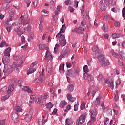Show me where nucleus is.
<instances>
[{
  "instance_id": "nucleus-1",
  "label": "nucleus",
  "mask_w": 125,
  "mask_h": 125,
  "mask_svg": "<svg viewBox=\"0 0 125 125\" xmlns=\"http://www.w3.org/2000/svg\"><path fill=\"white\" fill-rule=\"evenodd\" d=\"M66 30V26L65 24L62 25V27L61 28V30L56 35L57 39H60V44L61 46H65L67 44L66 39H65V35L61 34V33H65Z\"/></svg>"
},
{
  "instance_id": "nucleus-17",
  "label": "nucleus",
  "mask_w": 125,
  "mask_h": 125,
  "mask_svg": "<svg viewBox=\"0 0 125 125\" xmlns=\"http://www.w3.org/2000/svg\"><path fill=\"white\" fill-rule=\"evenodd\" d=\"M90 113L91 114V119H96L95 117H96V115H97V113H96V110L91 109L90 110Z\"/></svg>"
},
{
  "instance_id": "nucleus-9",
  "label": "nucleus",
  "mask_w": 125,
  "mask_h": 125,
  "mask_svg": "<svg viewBox=\"0 0 125 125\" xmlns=\"http://www.w3.org/2000/svg\"><path fill=\"white\" fill-rule=\"evenodd\" d=\"M84 78H87V80L88 82H92V81H94V77L92 76V75L88 73H84L83 74Z\"/></svg>"
},
{
  "instance_id": "nucleus-14",
  "label": "nucleus",
  "mask_w": 125,
  "mask_h": 125,
  "mask_svg": "<svg viewBox=\"0 0 125 125\" xmlns=\"http://www.w3.org/2000/svg\"><path fill=\"white\" fill-rule=\"evenodd\" d=\"M67 99L70 101L71 102H74L76 100V97H73L72 94L68 93L66 95Z\"/></svg>"
},
{
  "instance_id": "nucleus-57",
  "label": "nucleus",
  "mask_w": 125,
  "mask_h": 125,
  "mask_svg": "<svg viewBox=\"0 0 125 125\" xmlns=\"http://www.w3.org/2000/svg\"><path fill=\"white\" fill-rule=\"evenodd\" d=\"M78 4H79V1L75 0L74 7L77 8V7H78Z\"/></svg>"
},
{
  "instance_id": "nucleus-33",
  "label": "nucleus",
  "mask_w": 125,
  "mask_h": 125,
  "mask_svg": "<svg viewBox=\"0 0 125 125\" xmlns=\"http://www.w3.org/2000/svg\"><path fill=\"white\" fill-rule=\"evenodd\" d=\"M67 105V102L65 101H62L61 103H60V107L61 108H64L65 106Z\"/></svg>"
},
{
  "instance_id": "nucleus-5",
  "label": "nucleus",
  "mask_w": 125,
  "mask_h": 125,
  "mask_svg": "<svg viewBox=\"0 0 125 125\" xmlns=\"http://www.w3.org/2000/svg\"><path fill=\"white\" fill-rule=\"evenodd\" d=\"M93 51L94 53V56L95 58H97L98 57H99L100 55H102L101 53H100V49H99V48H98V46H95L93 47Z\"/></svg>"
},
{
  "instance_id": "nucleus-56",
  "label": "nucleus",
  "mask_w": 125,
  "mask_h": 125,
  "mask_svg": "<svg viewBox=\"0 0 125 125\" xmlns=\"http://www.w3.org/2000/svg\"><path fill=\"white\" fill-rule=\"evenodd\" d=\"M37 64H38V62H33L30 65V68H34V67H35V65H37Z\"/></svg>"
},
{
  "instance_id": "nucleus-38",
  "label": "nucleus",
  "mask_w": 125,
  "mask_h": 125,
  "mask_svg": "<svg viewBox=\"0 0 125 125\" xmlns=\"http://www.w3.org/2000/svg\"><path fill=\"white\" fill-rule=\"evenodd\" d=\"M83 71L85 72V74H87V73H88L89 71L88 70V66H87V65H85L83 67Z\"/></svg>"
},
{
  "instance_id": "nucleus-15",
  "label": "nucleus",
  "mask_w": 125,
  "mask_h": 125,
  "mask_svg": "<svg viewBox=\"0 0 125 125\" xmlns=\"http://www.w3.org/2000/svg\"><path fill=\"white\" fill-rule=\"evenodd\" d=\"M12 120L14 122V123H17L19 121V118H18V114L17 113H14L12 115Z\"/></svg>"
},
{
  "instance_id": "nucleus-37",
  "label": "nucleus",
  "mask_w": 125,
  "mask_h": 125,
  "mask_svg": "<svg viewBox=\"0 0 125 125\" xmlns=\"http://www.w3.org/2000/svg\"><path fill=\"white\" fill-rule=\"evenodd\" d=\"M46 108L47 109H51L52 107H53V105H52V103L51 102H49L47 104L45 105Z\"/></svg>"
},
{
  "instance_id": "nucleus-20",
  "label": "nucleus",
  "mask_w": 125,
  "mask_h": 125,
  "mask_svg": "<svg viewBox=\"0 0 125 125\" xmlns=\"http://www.w3.org/2000/svg\"><path fill=\"white\" fill-rule=\"evenodd\" d=\"M99 4L100 6V9L102 10V11H105L106 10V6L104 5V4H103V1H101Z\"/></svg>"
},
{
  "instance_id": "nucleus-10",
  "label": "nucleus",
  "mask_w": 125,
  "mask_h": 125,
  "mask_svg": "<svg viewBox=\"0 0 125 125\" xmlns=\"http://www.w3.org/2000/svg\"><path fill=\"white\" fill-rule=\"evenodd\" d=\"M76 73H78L77 69L73 68L72 69L68 70L67 74L68 76H69V77H74V75H75Z\"/></svg>"
},
{
  "instance_id": "nucleus-40",
  "label": "nucleus",
  "mask_w": 125,
  "mask_h": 125,
  "mask_svg": "<svg viewBox=\"0 0 125 125\" xmlns=\"http://www.w3.org/2000/svg\"><path fill=\"white\" fill-rule=\"evenodd\" d=\"M119 53L120 56H121L122 58L123 59V60H125V53L123 52V51L120 52Z\"/></svg>"
},
{
  "instance_id": "nucleus-55",
  "label": "nucleus",
  "mask_w": 125,
  "mask_h": 125,
  "mask_svg": "<svg viewBox=\"0 0 125 125\" xmlns=\"http://www.w3.org/2000/svg\"><path fill=\"white\" fill-rule=\"evenodd\" d=\"M4 56L10 57V54L7 52V51H5V52L4 53Z\"/></svg>"
},
{
  "instance_id": "nucleus-34",
  "label": "nucleus",
  "mask_w": 125,
  "mask_h": 125,
  "mask_svg": "<svg viewBox=\"0 0 125 125\" xmlns=\"http://www.w3.org/2000/svg\"><path fill=\"white\" fill-rule=\"evenodd\" d=\"M14 88L13 87V85H11L9 86L8 90L7 91V93L8 94H10V93H11V92H12V91L14 90Z\"/></svg>"
},
{
  "instance_id": "nucleus-44",
  "label": "nucleus",
  "mask_w": 125,
  "mask_h": 125,
  "mask_svg": "<svg viewBox=\"0 0 125 125\" xmlns=\"http://www.w3.org/2000/svg\"><path fill=\"white\" fill-rule=\"evenodd\" d=\"M87 38H88V34L85 33L83 37V40L84 42H87Z\"/></svg>"
},
{
  "instance_id": "nucleus-41",
  "label": "nucleus",
  "mask_w": 125,
  "mask_h": 125,
  "mask_svg": "<svg viewBox=\"0 0 125 125\" xmlns=\"http://www.w3.org/2000/svg\"><path fill=\"white\" fill-rule=\"evenodd\" d=\"M10 94H8L7 95L5 96H4V97H2L1 98V99L2 100H4V101L5 100H6V99H8V98H9V97H10Z\"/></svg>"
},
{
  "instance_id": "nucleus-6",
  "label": "nucleus",
  "mask_w": 125,
  "mask_h": 125,
  "mask_svg": "<svg viewBox=\"0 0 125 125\" xmlns=\"http://www.w3.org/2000/svg\"><path fill=\"white\" fill-rule=\"evenodd\" d=\"M33 114H34V109L31 108L28 112L25 118L26 122H29L31 121V120L32 119V117H33Z\"/></svg>"
},
{
  "instance_id": "nucleus-7",
  "label": "nucleus",
  "mask_w": 125,
  "mask_h": 125,
  "mask_svg": "<svg viewBox=\"0 0 125 125\" xmlns=\"http://www.w3.org/2000/svg\"><path fill=\"white\" fill-rule=\"evenodd\" d=\"M13 72V70H12V68L8 67V66H5L4 67V70H3V73L5 74V76H7L9 74H11Z\"/></svg>"
},
{
  "instance_id": "nucleus-63",
  "label": "nucleus",
  "mask_w": 125,
  "mask_h": 125,
  "mask_svg": "<svg viewBox=\"0 0 125 125\" xmlns=\"http://www.w3.org/2000/svg\"><path fill=\"white\" fill-rule=\"evenodd\" d=\"M0 125H5V120L0 121Z\"/></svg>"
},
{
  "instance_id": "nucleus-31",
  "label": "nucleus",
  "mask_w": 125,
  "mask_h": 125,
  "mask_svg": "<svg viewBox=\"0 0 125 125\" xmlns=\"http://www.w3.org/2000/svg\"><path fill=\"white\" fill-rule=\"evenodd\" d=\"M111 19L114 22V25H115V27H120V22L116 21V20L114 19L113 18H111Z\"/></svg>"
},
{
  "instance_id": "nucleus-27",
  "label": "nucleus",
  "mask_w": 125,
  "mask_h": 125,
  "mask_svg": "<svg viewBox=\"0 0 125 125\" xmlns=\"http://www.w3.org/2000/svg\"><path fill=\"white\" fill-rule=\"evenodd\" d=\"M23 82H24V79H20L19 80L17 81V79H14L13 81H12V83H23Z\"/></svg>"
},
{
  "instance_id": "nucleus-4",
  "label": "nucleus",
  "mask_w": 125,
  "mask_h": 125,
  "mask_svg": "<svg viewBox=\"0 0 125 125\" xmlns=\"http://www.w3.org/2000/svg\"><path fill=\"white\" fill-rule=\"evenodd\" d=\"M35 103H38L40 106H44L46 102L44 100L42 96H39L37 97V99H36Z\"/></svg>"
},
{
  "instance_id": "nucleus-8",
  "label": "nucleus",
  "mask_w": 125,
  "mask_h": 125,
  "mask_svg": "<svg viewBox=\"0 0 125 125\" xmlns=\"http://www.w3.org/2000/svg\"><path fill=\"white\" fill-rule=\"evenodd\" d=\"M43 73H44V70L42 69V74L40 75L38 78L36 79V81L37 83H42V81H43V79H44Z\"/></svg>"
},
{
  "instance_id": "nucleus-42",
  "label": "nucleus",
  "mask_w": 125,
  "mask_h": 125,
  "mask_svg": "<svg viewBox=\"0 0 125 125\" xmlns=\"http://www.w3.org/2000/svg\"><path fill=\"white\" fill-rule=\"evenodd\" d=\"M46 72L48 73V74H51L52 73V67H47Z\"/></svg>"
},
{
  "instance_id": "nucleus-60",
  "label": "nucleus",
  "mask_w": 125,
  "mask_h": 125,
  "mask_svg": "<svg viewBox=\"0 0 125 125\" xmlns=\"http://www.w3.org/2000/svg\"><path fill=\"white\" fill-rule=\"evenodd\" d=\"M112 56H113L114 57H118L119 56V55L118 54H117L116 52H113L112 53Z\"/></svg>"
},
{
  "instance_id": "nucleus-48",
  "label": "nucleus",
  "mask_w": 125,
  "mask_h": 125,
  "mask_svg": "<svg viewBox=\"0 0 125 125\" xmlns=\"http://www.w3.org/2000/svg\"><path fill=\"white\" fill-rule=\"evenodd\" d=\"M30 23V20H27V19H24L23 21V24L24 25H27V24H29Z\"/></svg>"
},
{
  "instance_id": "nucleus-58",
  "label": "nucleus",
  "mask_w": 125,
  "mask_h": 125,
  "mask_svg": "<svg viewBox=\"0 0 125 125\" xmlns=\"http://www.w3.org/2000/svg\"><path fill=\"white\" fill-rule=\"evenodd\" d=\"M31 1L30 0H26V3H27V7H29L30 6V4H31Z\"/></svg>"
},
{
  "instance_id": "nucleus-30",
  "label": "nucleus",
  "mask_w": 125,
  "mask_h": 125,
  "mask_svg": "<svg viewBox=\"0 0 125 125\" xmlns=\"http://www.w3.org/2000/svg\"><path fill=\"white\" fill-rule=\"evenodd\" d=\"M108 84L109 87H110L112 89V90H113V89L115 88V87L114 86V81L109 82Z\"/></svg>"
},
{
  "instance_id": "nucleus-13",
  "label": "nucleus",
  "mask_w": 125,
  "mask_h": 125,
  "mask_svg": "<svg viewBox=\"0 0 125 125\" xmlns=\"http://www.w3.org/2000/svg\"><path fill=\"white\" fill-rule=\"evenodd\" d=\"M23 63H24V61H23V60L21 61V62H20V64L14 63L12 65V69H17L18 67H20V66H21V65H22V64H23Z\"/></svg>"
},
{
  "instance_id": "nucleus-22",
  "label": "nucleus",
  "mask_w": 125,
  "mask_h": 125,
  "mask_svg": "<svg viewBox=\"0 0 125 125\" xmlns=\"http://www.w3.org/2000/svg\"><path fill=\"white\" fill-rule=\"evenodd\" d=\"M22 90L23 91H26L28 93H31V92H32V90L27 86H24L23 88H22Z\"/></svg>"
},
{
  "instance_id": "nucleus-24",
  "label": "nucleus",
  "mask_w": 125,
  "mask_h": 125,
  "mask_svg": "<svg viewBox=\"0 0 125 125\" xmlns=\"http://www.w3.org/2000/svg\"><path fill=\"white\" fill-rule=\"evenodd\" d=\"M102 97L101 95H99V96L96 98V100L94 102L95 105H98V104L100 103V99H101Z\"/></svg>"
},
{
  "instance_id": "nucleus-47",
  "label": "nucleus",
  "mask_w": 125,
  "mask_h": 125,
  "mask_svg": "<svg viewBox=\"0 0 125 125\" xmlns=\"http://www.w3.org/2000/svg\"><path fill=\"white\" fill-rule=\"evenodd\" d=\"M33 5L35 8L38 7V0H34V1H33Z\"/></svg>"
},
{
  "instance_id": "nucleus-54",
  "label": "nucleus",
  "mask_w": 125,
  "mask_h": 125,
  "mask_svg": "<svg viewBox=\"0 0 125 125\" xmlns=\"http://www.w3.org/2000/svg\"><path fill=\"white\" fill-rule=\"evenodd\" d=\"M70 109H71V105H68L66 106V108L65 110V112H69V111H70Z\"/></svg>"
},
{
  "instance_id": "nucleus-11",
  "label": "nucleus",
  "mask_w": 125,
  "mask_h": 125,
  "mask_svg": "<svg viewBox=\"0 0 125 125\" xmlns=\"http://www.w3.org/2000/svg\"><path fill=\"white\" fill-rule=\"evenodd\" d=\"M2 62L5 65H7L9 62H10V57L5 56H3Z\"/></svg>"
},
{
  "instance_id": "nucleus-35",
  "label": "nucleus",
  "mask_w": 125,
  "mask_h": 125,
  "mask_svg": "<svg viewBox=\"0 0 125 125\" xmlns=\"http://www.w3.org/2000/svg\"><path fill=\"white\" fill-rule=\"evenodd\" d=\"M2 7L4 10H7V9L9 8V5L4 3L3 4Z\"/></svg>"
},
{
  "instance_id": "nucleus-19",
  "label": "nucleus",
  "mask_w": 125,
  "mask_h": 125,
  "mask_svg": "<svg viewBox=\"0 0 125 125\" xmlns=\"http://www.w3.org/2000/svg\"><path fill=\"white\" fill-rule=\"evenodd\" d=\"M47 51L46 52V58L47 60H48V58H52V55L49 51V48H48V49H46Z\"/></svg>"
},
{
  "instance_id": "nucleus-61",
  "label": "nucleus",
  "mask_w": 125,
  "mask_h": 125,
  "mask_svg": "<svg viewBox=\"0 0 125 125\" xmlns=\"http://www.w3.org/2000/svg\"><path fill=\"white\" fill-rule=\"evenodd\" d=\"M35 98H36V96L34 95H30V99L32 101H35Z\"/></svg>"
},
{
  "instance_id": "nucleus-2",
  "label": "nucleus",
  "mask_w": 125,
  "mask_h": 125,
  "mask_svg": "<svg viewBox=\"0 0 125 125\" xmlns=\"http://www.w3.org/2000/svg\"><path fill=\"white\" fill-rule=\"evenodd\" d=\"M100 61V64L102 67L105 68L107 66L110 65L109 60L106 59V57H104L103 55H100L98 58H97Z\"/></svg>"
},
{
  "instance_id": "nucleus-46",
  "label": "nucleus",
  "mask_w": 125,
  "mask_h": 125,
  "mask_svg": "<svg viewBox=\"0 0 125 125\" xmlns=\"http://www.w3.org/2000/svg\"><path fill=\"white\" fill-rule=\"evenodd\" d=\"M102 29L103 30V31H104V32H108V28L106 27V25L105 24L103 25Z\"/></svg>"
},
{
  "instance_id": "nucleus-53",
  "label": "nucleus",
  "mask_w": 125,
  "mask_h": 125,
  "mask_svg": "<svg viewBox=\"0 0 125 125\" xmlns=\"http://www.w3.org/2000/svg\"><path fill=\"white\" fill-rule=\"evenodd\" d=\"M12 25L14 28H15V27H18V26H20V24H19L18 22H14Z\"/></svg>"
},
{
  "instance_id": "nucleus-32",
  "label": "nucleus",
  "mask_w": 125,
  "mask_h": 125,
  "mask_svg": "<svg viewBox=\"0 0 125 125\" xmlns=\"http://www.w3.org/2000/svg\"><path fill=\"white\" fill-rule=\"evenodd\" d=\"M14 109L16 112H21L22 110H23V108H22V106H18L14 107Z\"/></svg>"
},
{
  "instance_id": "nucleus-51",
  "label": "nucleus",
  "mask_w": 125,
  "mask_h": 125,
  "mask_svg": "<svg viewBox=\"0 0 125 125\" xmlns=\"http://www.w3.org/2000/svg\"><path fill=\"white\" fill-rule=\"evenodd\" d=\"M58 47H59V44H56L55 45V46L54 48V51L55 52H57V50L58 49Z\"/></svg>"
},
{
  "instance_id": "nucleus-26",
  "label": "nucleus",
  "mask_w": 125,
  "mask_h": 125,
  "mask_svg": "<svg viewBox=\"0 0 125 125\" xmlns=\"http://www.w3.org/2000/svg\"><path fill=\"white\" fill-rule=\"evenodd\" d=\"M73 120L72 119L67 118L65 121V124L66 125H73Z\"/></svg>"
},
{
  "instance_id": "nucleus-28",
  "label": "nucleus",
  "mask_w": 125,
  "mask_h": 125,
  "mask_svg": "<svg viewBox=\"0 0 125 125\" xmlns=\"http://www.w3.org/2000/svg\"><path fill=\"white\" fill-rule=\"evenodd\" d=\"M36 68H30V69L28 70L27 72V75H30V74H33V73H35L36 72Z\"/></svg>"
},
{
  "instance_id": "nucleus-23",
  "label": "nucleus",
  "mask_w": 125,
  "mask_h": 125,
  "mask_svg": "<svg viewBox=\"0 0 125 125\" xmlns=\"http://www.w3.org/2000/svg\"><path fill=\"white\" fill-rule=\"evenodd\" d=\"M39 48L41 50H43V49H48V47L45 45H42V44H40L39 45Z\"/></svg>"
},
{
  "instance_id": "nucleus-64",
  "label": "nucleus",
  "mask_w": 125,
  "mask_h": 125,
  "mask_svg": "<svg viewBox=\"0 0 125 125\" xmlns=\"http://www.w3.org/2000/svg\"><path fill=\"white\" fill-rule=\"evenodd\" d=\"M60 71H64V65L63 64L60 66Z\"/></svg>"
},
{
  "instance_id": "nucleus-18",
  "label": "nucleus",
  "mask_w": 125,
  "mask_h": 125,
  "mask_svg": "<svg viewBox=\"0 0 125 125\" xmlns=\"http://www.w3.org/2000/svg\"><path fill=\"white\" fill-rule=\"evenodd\" d=\"M45 122V120H44V117L43 116H40L38 118V123L39 125H43V123Z\"/></svg>"
},
{
  "instance_id": "nucleus-49",
  "label": "nucleus",
  "mask_w": 125,
  "mask_h": 125,
  "mask_svg": "<svg viewBox=\"0 0 125 125\" xmlns=\"http://www.w3.org/2000/svg\"><path fill=\"white\" fill-rule=\"evenodd\" d=\"M112 38L113 39H116V38H120V35H118L117 33H114L112 34Z\"/></svg>"
},
{
  "instance_id": "nucleus-16",
  "label": "nucleus",
  "mask_w": 125,
  "mask_h": 125,
  "mask_svg": "<svg viewBox=\"0 0 125 125\" xmlns=\"http://www.w3.org/2000/svg\"><path fill=\"white\" fill-rule=\"evenodd\" d=\"M74 89H75V83H73L68 85L67 87V90L69 91V92H72Z\"/></svg>"
},
{
  "instance_id": "nucleus-3",
  "label": "nucleus",
  "mask_w": 125,
  "mask_h": 125,
  "mask_svg": "<svg viewBox=\"0 0 125 125\" xmlns=\"http://www.w3.org/2000/svg\"><path fill=\"white\" fill-rule=\"evenodd\" d=\"M87 117V113H83L79 117V119L76 122V125H83L85 122V119Z\"/></svg>"
},
{
  "instance_id": "nucleus-52",
  "label": "nucleus",
  "mask_w": 125,
  "mask_h": 125,
  "mask_svg": "<svg viewBox=\"0 0 125 125\" xmlns=\"http://www.w3.org/2000/svg\"><path fill=\"white\" fill-rule=\"evenodd\" d=\"M58 20V17L57 16H53V21L54 23H56Z\"/></svg>"
},
{
  "instance_id": "nucleus-12",
  "label": "nucleus",
  "mask_w": 125,
  "mask_h": 125,
  "mask_svg": "<svg viewBox=\"0 0 125 125\" xmlns=\"http://www.w3.org/2000/svg\"><path fill=\"white\" fill-rule=\"evenodd\" d=\"M22 27L20 26V25L18 26V27H14V31L18 33V35H20L23 34L22 32Z\"/></svg>"
},
{
  "instance_id": "nucleus-29",
  "label": "nucleus",
  "mask_w": 125,
  "mask_h": 125,
  "mask_svg": "<svg viewBox=\"0 0 125 125\" xmlns=\"http://www.w3.org/2000/svg\"><path fill=\"white\" fill-rule=\"evenodd\" d=\"M97 80L99 82H103V81H104V78L102 76V74H99L97 76Z\"/></svg>"
},
{
  "instance_id": "nucleus-43",
  "label": "nucleus",
  "mask_w": 125,
  "mask_h": 125,
  "mask_svg": "<svg viewBox=\"0 0 125 125\" xmlns=\"http://www.w3.org/2000/svg\"><path fill=\"white\" fill-rule=\"evenodd\" d=\"M96 121V119H92L91 121H90L88 122V125H93V122H95Z\"/></svg>"
},
{
  "instance_id": "nucleus-21",
  "label": "nucleus",
  "mask_w": 125,
  "mask_h": 125,
  "mask_svg": "<svg viewBox=\"0 0 125 125\" xmlns=\"http://www.w3.org/2000/svg\"><path fill=\"white\" fill-rule=\"evenodd\" d=\"M5 27L9 33L12 30V26L8 23L5 24Z\"/></svg>"
},
{
  "instance_id": "nucleus-59",
  "label": "nucleus",
  "mask_w": 125,
  "mask_h": 125,
  "mask_svg": "<svg viewBox=\"0 0 125 125\" xmlns=\"http://www.w3.org/2000/svg\"><path fill=\"white\" fill-rule=\"evenodd\" d=\"M12 17L10 16L9 17L7 20L6 22H7V23H9V22H11V21H12Z\"/></svg>"
},
{
  "instance_id": "nucleus-39",
  "label": "nucleus",
  "mask_w": 125,
  "mask_h": 125,
  "mask_svg": "<svg viewBox=\"0 0 125 125\" xmlns=\"http://www.w3.org/2000/svg\"><path fill=\"white\" fill-rule=\"evenodd\" d=\"M50 4L51 5V7H50L51 9H52V10H54V8L55 7V6H54V1H51Z\"/></svg>"
},
{
  "instance_id": "nucleus-25",
  "label": "nucleus",
  "mask_w": 125,
  "mask_h": 125,
  "mask_svg": "<svg viewBox=\"0 0 125 125\" xmlns=\"http://www.w3.org/2000/svg\"><path fill=\"white\" fill-rule=\"evenodd\" d=\"M29 32H31V25L28 24L27 26H25L24 28V33H29Z\"/></svg>"
},
{
  "instance_id": "nucleus-36",
  "label": "nucleus",
  "mask_w": 125,
  "mask_h": 125,
  "mask_svg": "<svg viewBox=\"0 0 125 125\" xmlns=\"http://www.w3.org/2000/svg\"><path fill=\"white\" fill-rule=\"evenodd\" d=\"M4 45L5 46H8V45L7 44H6V42H5V41H2L1 44L0 45V47L2 48L4 46Z\"/></svg>"
},
{
  "instance_id": "nucleus-45",
  "label": "nucleus",
  "mask_w": 125,
  "mask_h": 125,
  "mask_svg": "<svg viewBox=\"0 0 125 125\" xmlns=\"http://www.w3.org/2000/svg\"><path fill=\"white\" fill-rule=\"evenodd\" d=\"M13 59L15 61H20V57L19 56H15L13 57Z\"/></svg>"
},
{
  "instance_id": "nucleus-62",
  "label": "nucleus",
  "mask_w": 125,
  "mask_h": 125,
  "mask_svg": "<svg viewBox=\"0 0 125 125\" xmlns=\"http://www.w3.org/2000/svg\"><path fill=\"white\" fill-rule=\"evenodd\" d=\"M46 84H47V85H49V86H52V83L51 82H49L48 81H46Z\"/></svg>"
},
{
  "instance_id": "nucleus-50",
  "label": "nucleus",
  "mask_w": 125,
  "mask_h": 125,
  "mask_svg": "<svg viewBox=\"0 0 125 125\" xmlns=\"http://www.w3.org/2000/svg\"><path fill=\"white\" fill-rule=\"evenodd\" d=\"M81 110H84L85 109V104L84 103H82L81 105Z\"/></svg>"
}]
</instances>
